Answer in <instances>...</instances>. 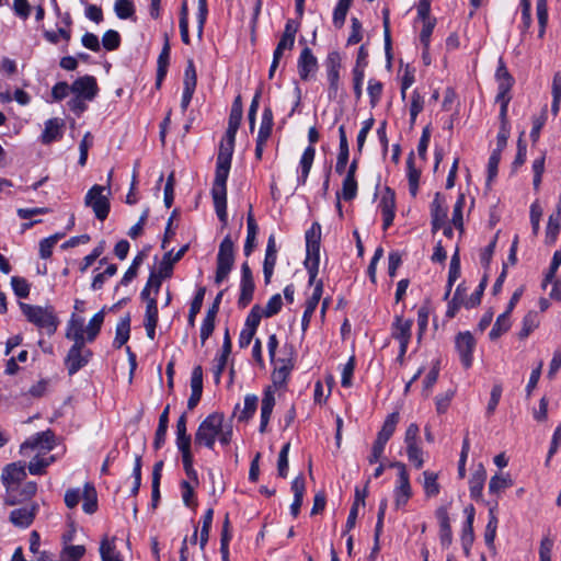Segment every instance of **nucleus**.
<instances>
[{
  "label": "nucleus",
  "mask_w": 561,
  "mask_h": 561,
  "mask_svg": "<svg viewBox=\"0 0 561 561\" xmlns=\"http://www.w3.org/2000/svg\"><path fill=\"white\" fill-rule=\"evenodd\" d=\"M231 163L216 162L215 180L211 188V196L214 206L219 220L226 225L228 221L227 215V180L229 175Z\"/></svg>",
  "instance_id": "f257e3e1"
},
{
  "label": "nucleus",
  "mask_w": 561,
  "mask_h": 561,
  "mask_svg": "<svg viewBox=\"0 0 561 561\" xmlns=\"http://www.w3.org/2000/svg\"><path fill=\"white\" fill-rule=\"evenodd\" d=\"M321 226L313 222L306 231V260L304 262L309 274V285H313L320 264Z\"/></svg>",
  "instance_id": "f03ea898"
},
{
  "label": "nucleus",
  "mask_w": 561,
  "mask_h": 561,
  "mask_svg": "<svg viewBox=\"0 0 561 561\" xmlns=\"http://www.w3.org/2000/svg\"><path fill=\"white\" fill-rule=\"evenodd\" d=\"M23 316L28 322L39 329L46 330L48 334H54L58 327V319L51 306H35L25 302L19 304Z\"/></svg>",
  "instance_id": "7ed1b4c3"
},
{
  "label": "nucleus",
  "mask_w": 561,
  "mask_h": 561,
  "mask_svg": "<svg viewBox=\"0 0 561 561\" xmlns=\"http://www.w3.org/2000/svg\"><path fill=\"white\" fill-rule=\"evenodd\" d=\"M225 422L222 413L214 412L209 414L198 426L194 442L195 445L205 446L213 449L218 434L221 431V424Z\"/></svg>",
  "instance_id": "20e7f679"
},
{
  "label": "nucleus",
  "mask_w": 561,
  "mask_h": 561,
  "mask_svg": "<svg viewBox=\"0 0 561 561\" xmlns=\"http://www.w3.org/2000/svg\"><path fill=\"white\" fill-rule=\"evenodd\" d=\"M26 478L25 465L22 462H13L8 465L2 474L1 480L7 489L5 504L15 505L21 500L14 494L18 483Z\"/></svg>",
  "instance_id": "39448f33"
},
{
  "label": "nucleus",
  "mask_w": 561,
  "mask_h": 561,
  "mask_svg": "<svg viewBox=\"0 0 561 561\" xmlns=\"http://www.w3.org/2000/svg\"><path fill=\"white\" fill-rule=\"evenodd\" d=\"M110 188L101 185H93L84 197V204L93 209L95 217L103 221L110 213Z\"/></svg>",
  "instance_id": "423d86ee"
},
{
  "label": "nucleus",
  "mask_w": 561,
  "mask_h": 561,
  "mask_svg": "<svg viewBox=\"0 0 561 561\" xmlns=\"http://www.w3.org/2000/svg\"><path fill=\"white\" fill-rule=\"evenodd\" d=\"M234 262L233 242L230 236L224 238L217 254V268L215 283L221 284L229 275Z\"/></svg>",
  "instance_id": "0eeeda50"
},
{
  "label": "nucleus",
  "mask_w": 561,
  "mask_h": 561,
  "mask_svg": "<svg viewBox=\"0 0 561 561\" xmlns=\"http://www.w3.org/2000/svg\"><path fill=\"white\" fill-rule=\"evenodd\" d=\"M327 80L329 83L328 98L335 100L341 88L340 71L342 68V58L339 51H330L324 60Z\"/></svg>",
  "instance_id": "6e6552de"
},
{
  "label": "nucleus",
  "mask_w": 561,
  "mask_h": 561,
  "mask_svg": "<svg viewBox=\"0 0 561 561\" xmlns=\"http://www.w3.org/2000/svg\"><path fill=\"white\" fill-rule=\"evenodd\" d=\"M390 467L398 469V485L394 490V505L397 508L404 506L412 495L410 485V477L407 470V466L403 462L394 461L390 463Z\"/></svg>",
  "instance_id": "1a4fd4ad"
},
{
  "label": "nucleus",
  "mask_w": 561,
  "mask_h": 561,
  "mask_svg": "<svg viewBox=\"0 0 561 561\" xmlns=\"http://www.w3.org/2000/svg\"><path fill=\"white\" fill-rule=\"evenodd\" d=\"M55 446V434L47 430L27 438L20 447V453L25 455L26 450H37L41 453L50 451Z\"/></svg>",
  "instance_id": "9d476101"
},
{
  "label": "nucleus",
  "mask_w": 561,
  "mask_h": 561,
  "mask_svg": "<svg viewBox=\"0 0 561 561\" xmlns=\"http://www.w3.org/2000/svg\"><path fill=\"white\" fill-rule=\"evenodd\" d=\"M93 353L90 348L83 346H71L65 358V365L70 376L77 374L81 368L88 365Z\"/></svg>",
  "instance_id": "9b49d317"
},
{
  "label": "nucleus",
  "mask_w": 561,
  "mask_h": 561,
  "mask_svg": "<svg viewBox=\"0 0 561 561\" xmlns=\"http://www.w3.org/2000/svg\"><path fill=\"white\" fill-rule=\"evenodd\" d=\"M308 140L310 145L305 149L300 159V175L298 176V184L306 183L314 160L316 149L313 145L319 140V133L316 127L309 128Z\"/></svg>",
  "instance_id": "f8f14e48"
},
{
  "label": "nucleus",
  "mask_w": 561,
  "mask_h": 561,
  "mask_svg": "<svg viewBox=\"0 0 561 561\" xmlns=\"http://www.w3.org/2000/svg\"><path fill=\"white\" fill-rule=\"evenodd\" d=\"M254 289L255 284L252 271L248 262H244L241 266L240 296L238 299L240 308H245L252 301Z\"/></svg>",
  "instance_id": "ddd939ff"
},
{
  "label": "nucleus",
  "mask_w": 561,
  "mask_h": 561,
  "mask_svg": "<svg viewBox=\"0 0 561 561\" xmlns=\"http://www.w3.org/2000/svg\"><path fill=\"white\" fill-rule=\"evenodd\" d=\"M196 83H197V75H196L194 61L192 59H188L185 71H184V80H183L184 89H183V94H182V100H181V110L183 113L187 110V107L192 101L193 94L195 92Z\"/></svg>",
  "instance_id": "4468645a"
},
{
  "label": "nucleus",
  "mask_w": 561,
  "mask_h": 561,
  "mask_svg": "<svg viewBox=\"0 0 561 561\" xmlns=\"http://www.w3.org/2000/svg\"><path fill=\"white\" fill-rule=\"evenodd\" d=\"M71 92L83 100L92 101L99 92L96 79L88 75L78 78L71 83Z\"/></svg>",
  "instance_id": "2eb2a0df"
},
{
  "label": "nucleus",
  "mask_w": 561,
  "mask_h": 561,
  "mask_svg": "<svg viewBox=\"0 0 561 561\" xmlns=\"http://www.w3.org/2000/svg\"><path fill=\"white\" fill-rule=\"evenodd\" d=\"M476 341L470 332H461L456 337V347L460 356V360L466 368L472 364V353Z\"/></svg>",
  "instance_id": "dca6fc26"
},
{
  "label": "nucleus",
  "mask_w": 561,
  "mask_h": 561,
  "mask_svg": "<svg viewBox=\"0 0 561 561\" xmlns=\"http://www.w3.org/2000/svg\"><path fill=\"white\" fill-rule=\"evenodd\" d=\"M37 510L38 505L35 503L13 510L10 513L9 519L14 526L20 528H26L33 523Z\"/></svg>",
  "instance_id": "f3484780"
},
{
  "label": "nucleus",
  "mask_w": 561,
  "mask_h": 561,
  "mask_svg": "<svg viewBox=\"0 0 561 561\" xmlns=\"http://www.w3.org/2000/svg\"><path fill=\"white\" fill-rule=\"evenodd\" d=\"M298 73L301 80H309L310 76L313 75L318 68V60L312 54L309 47H305L298 58Z\"/></svg>",
  "instance_id": "a211bd4d"
},
{
  "label": "nucleus",
  "mask_w": 561,
  "mask_h": 561,
  "mask_svg": "<svg viewBox=\"0 0 561 561\" xmlns=\"http://www.w3.org/2000/svg\"><path fill=\"white\" fill-rule=\"evenodd\" d=\"M448 207L440 193H436L431 205V217L433 231L440 229L447 219Z\"/></svg>",
  "instance_id": "6ab92c4d"
},
{
  "label": "nucleus",
  "mask_w": 561,
  "mask_h": 561,
  "mask_svg": "<svg viewBox=\"0 0 561 561\" xmlns=\"http://www.w3.org/2000/svg\"><path fill=\"white\" fill-rule=\"evenodd\" d=\"M322 291H323V284L321 280H319L314 286L311 297L307 300V304H306V308H305L302 319H301L302 331L307 330V328L310 323L311 317L321 299Z\"/></svg>",
  "instance_id": "aec40b11"
},
{
  "label": "nucleus",
  "mask_w": 561,
  "mask_h": 561,
  "mask_svg": "<svg viewBox=\"0 0 561 561\" xmlns=\"http://www.w3.org/2000/svg\"><path fill=\"white\" fill-rule=\"evenodd\" d=\"M66 339L73 342L72 346H83L85 345L87 334L83 328L82 319L72 318L67 325L66 330Z\"/></svg>",
  "instance_id": "412c9836"
},
{
  "label": "nucleus",
  "mask_w": 561,
  "mask_h": 561,
  "mask_svg": "<svg viewBox=\"0 0 561 561\" xmlns=\"http://www.w3.org/2000/svg\"><path fill=\"white\" fill-rule=\"evenodd\" d=\"M272 364L274 365L272 374L273 385L276 388H282L286 385L294 365L290 359H277Z\"/></svg>",
  "instance_id": "4be33fe9"
},
{
  "label": "nucleus",
  "mask_w": 561,
  "mask_h": 561,
  "mask_svg": "<svg viewBox=\"0 0 561 561\" xmlns=\"http://www.w3.org/2000/svg\"><path fill=\"white\" fill-rule=\"evenodd\" d=\"M412 320H405L402 317H397L392 325V337L399 341L400 345L409 344L411 339Z\"/></svg>",
  "instance_id": "5701e85b"
},
{
  "label": "nucleus",
  "mask_w": 561,
  "mask_h": 561,
  "mask_svg": "<svg viewBox=\"0 0 561 561\" xmlns=\"http://www.w3.org/2000/svg\"><path fill=\"white\" fill-rule=\"evenodd\" d=\"M274 405H275L274 391L271 389V387H268L264 391V396H263L262 404H261V424H260L261 433H264L266 430V426L270 422Z\"/></svg>",
  "instance_id": "b1692460"
},
{
  "label": "nucleus",
  "mask_w": 561,
  "mask_h": 561,
  "mask_svg": "<svg viewBox=\"0 0 561 561\" xmlns=\"http://www.w3.org/2000/svg\"><path fill=\"white\" fill-rule=\"evenodd\" d=\"M187 249H188V245L185 244L175 254H173V251L171 250V251H168L163 255V257L159 264V267H158V270H160L161 276H170L171 277L172 272H173V264L176 263L178 261H180L184 256Z\"/></svg>",
  "instance_id": "393cba45"
},
{
  "label": "nucleus",
  "mask_w": 561,
  "mask_h": 561,
  "mask_svg": "<svg viewBox=\"0 0 561 561\" xmlns=\"http://www.w3.org/2000/svg\"><path fill=\"white\" fill-rule=\"evenodd\" d=\"M485 479L486 470L482 463H479L469 480L470 495L472 499L478 500L481 497Z\"/></svg>",
  "instance_id": "a878e982"
},
{
  "label": "nucleus",
  "mask_w": 561,
  "mask_h": 561,
  "mask_svg": "<svg viewBox=\"0 0 561 561\" xmlns=\"http://www.w3.org/2000/svg\"><path fill=\"white\" fill-rule=\"evenodd\" d=\"M62 126L64 122L59 118H50L45 123V128L42 134V142L43 144H50L62 135Z\"/></svg>",
  "instance_id": "bb28decb"
},
{
  "label": "nucleus",
  "mask_w": 561,
  "mask_h": 561,
  "mask_svg": "<svg viewBox=\"0 0 561 561\" xmlns=\"http://www.w3.org/2000/svg\"><path fill=\"white\" fill-rule=\"evenodd\" d=\"M169 59H170V43H169V37L165 34L164 45H163L162 50L158 57V69H157V80H156V85L158 88L161 85L163 79L167 76Z\"/></svg>",
  "instance_id": "cd10ccee"
},
{
  "label": "nucleus",
  "mask_w": 561,
  "mask_h": 561,
  "mask_svg": "<svg viewBox=\"0 0 561 561\" xmlns=\"http://www.w3.org/2000/svg\"><path fill=\"white\" fill-rule=\"evenodd\" d=\"M399 419H400L399 412H392L391 414H389L386 417V420L382 424V427L377 435L376 440L387 444L396 431V427L399 423Z\"/></svg>",
  "instance_id": "c85d7f7f"
},
{
  "label": "nucleus",
  "mask_w": 561,
  "mask_h": 561,
  "mask_svg": "<svg viewBox=\"0 0 561 561\" xmlns=\"http://www.w3.org/2000/svg\"><path fill=\"white\" fill-rule=\"evenodd\" d=\"M407 168H408V181H409V191L410 194L415 197L419 191V181L421 176V171L416 169L414 164V153L410 152L407 159Z\"/></svg>",
  "instance_id": "c756f323"
},
{
  "label": "nucleus",
  "mask_w": 561,
  "mask_h": 561,
  "mask_svg": "<svg viewBox=\"0 0 561 561\" xmlns=\"http://www.w3.org/2000/svg\"><path fill=\"white\" fill-rule=\"evenodd\" d=\"M130 333V317L125 316L119 320L116 325L115 339L113 345L116 348H121L129 339Z\"/></svg>",
  "instance_id": "7c9ffc66"
},
{
  "label": "nucleus",
  "mask_w": 561,
  "mask_h": 561,
  "mask_svg": "<svg viewBox=\"0 0 561 561\" xmlns=\"http://www.w3.org/2000/svg\"><path fill=\"white\" fill-rule=\"evenodd\" d=\"M247 226H248V233H247V239H245V243H244V254L247 256H249L253 251L254 242H255L257 229H259L256 221L252 215L251 206H250V211L247 217Z\"/></svg>",
  "instance_id": "2f4dec72"
},
{
  "label": "nucleus",
  "mask_w": 561,
  "mask_h": 561,
  "mask_svg": "<svg viewBox=\"0 0 561 561\" xmlns=\"http://www.w3.org/2000/svg\"><path fill=\"white\" fill-rule=\"evenodd\" d=\"M273 112L270 107H265L262 114V121L257 134L256 140L267 141L271 137L274 121H273Z\"/></svg>",
  "instance_id": "473e14b6"
},
{
  "label": "nucleus",
  "mask_w": 561,
  "mask_h": 561,
  "mask_svg": "<svg viewBox=\"0 0 561 561\" xmlns=\"http://www.w3.org/2000/svg\"><path fill=\"white\" fill-rule=\"evenodd\" d=\"M104 322V310L96 312L84 329L87 334L88 343H92L101 331V327Z\"/></svg>",
  "instance_id": "72a5a7b5"
},
{
  "label": "nucleus",
  "mask_w": 561,
  "mask_h": 561,
  "mask_svg": "<svg viewBox=\"0 0 561 561\" xmlns=\"http://www.w3.org/2000/svg\"><path fill=\"white\" fill-rule=\"evenodd\" d=\"M82 508L87 514H93L98 508L96 492L93 485L87 483L83 490Z\"/></svg>",
  "instance_id": "f704fd0d"
},
{
  "label": "nucleus",
  "mask_w": 561,
  "mask_h": 561,
  "mask_svg": "<svg viewBox=\"0 0 561 561\" xmlns=\"http://www.w3.org/2000/svg\"><path fill=\"white\" fill-rule=\"evenodd\" d=\"M423 477H424L423 488H424L425 495L427 497L436 496L440 491V486L437 482L438 474L426 470L423 472Z\"/></svg>",
  "instance_id": "c9c22d12"
},
{
  "label": "nucleus",
  "mask_w": 561,
  "mask_h": 561,
  "mask_svg": "<svg viewBox=\"0 0 561 561\" xmlns=\"http://www.w3.org/2000/svg\"><path fill=\"white\" fill-rule=\"evenodd\" d=\"M495 79L497 81L499 88L512 89L514 84V78L508 72L505 62L502 58L499 59V66L495 72Z\"/></svg>",
  "instance_id": "e433bc0d"
},
{
  "label": "nucleus",
  "mask_w": 561,
  "mask_h": 561,
  "mask_svg": "<svg viewBox=\"0 0 561 561\" xmlns=\"http://www.w3.org/2000/svg\"><path fill=\"white\" fill-rule=\"evenodd\" d=\"M511 328L510 314L508 312H503L500 314L489 333V336L492 341L499 339L503 333L508 331Z\"/></svg>",
  "instance_id": "4c0bfd02"
},
{
  "label": "nucleus",
  "mask_w": 561,
  "mask_h": 561,
  "mask_svg": "<svg viewBox=\"0 0 561 561\" xmlns=\"http://www.w3.org/2000/svg\"><path fill=\"white\" fill-rule=\"evenodd\" d=\"M539 325V317L537 311H529L523 319V327L519 331V339H526Z\"/></svg>",
  "instance_id": "58836bf2"
},
{
  "label": "nucleus",
  "mask_w": 561,
  "mask_h": 561,
  "mask_svg": "<svg viewBox=\"0 0 561 561\" xmlns=\"http://www.w3.org/2000/svg\"><path fill=\"white\" fill-rule=\"evenodd\" d=\"M85 553L82 545H66L60 552V561H79Z\"/></svg>",
  "instance_id": "ea45409f"
},
{
  "label": "nucleus",
  "mask_w": 561,
  "mask_h": 561,
  "mask_svg": "<svg viewBox=\"0 0 561 561\" xmlns=\"http://www.w3.org/2000/svg\"><path fill=\"white\" fill-rule=\"evenodd\" d=\"M100 554L102 561H123L119 552L116 551L114 541L106 538L101 541Z\"/></svg>",
  "instance_id": "a19ab883"
},
{
  "label": "nucleus",
  "mask_w": 561,
  "mask_h": 561,
  "mask_svg": "<svg viewBox=\"0 0 561 561\" xmlns=\"http://www.w3.org/2000/svg\"><path fill=\"white\" fill-rule=\"evenodd\" d=\"M205 293H206V288L199 287L195 297L193 298V300L191 302L190 311H188V319H187L188 324L191 327H194V324H195V318L199 313L201 308L203 306Z\"/></svg>",
  "instance_id": "79ce46f5"
},
{
  "label": "nucleus",
  "mask_w": 561,
  "mask_h": 561,
  "mask_svg": "<svg viewBox=\"0 0 561 561\" xmlns=\"http://www.w3.org/2000/svg\"><path fill=\"white\" fill-rule=\"evenodd\" d=\"M548 0H537L536 3V13L537 20L539 24L538 36L541 38L546 33V27L548 23Z\"/></svg>",
  "instance_id": "37998d69"
},
{
  "label": "nucleus",
  "mask_w": 561,
  "mask_h": 561,
  "mask_svg": "<svg viewBox=\"0 0 561 561\" xmlns=\"http://www.w3.org/2000/svg\"><path fill=\"white\" fill-rule=\"evenodd\" d=\"M512 484V480L508 476L495 474L490 480L489 492L491 494H499Z\"/></svg>",
  "instance_id": "c03bdc74"
},
{
  "label": "nucleus",
  "mask_w": 561,
  "mask_h": 561,
  "mask_svg": "<svg viewBox=\"0 0 561 561\" xmlns=\"http://www.w3.org/2000/svg\"><path fill=\"white\" fill-rule=\"evenodd\" d=\"M257 401L259 399L255 394H247L244 398L243 409L240 412L238 420L244 422L252 417L256 411Z\"/></svg>",
  "instance_id": "a18cd8bd"
},
{
  "label": "nucleus",
  "mask_w": 561,
  "mask_h": 561,
  "mask_svg": "<svg viewBox=\"0 0 561 561\" xmlns=\"http://www.w3.org/2000/svg\"><path fill=\"white\" fill-rule=\"evenodd\" d=\"M489 515L490 518L485 527L484 541L489 547H493L497 528V518L494 514V507L489 510Z\"/></svg>",
  "instance_id": "49530a36"
},
{
  "label": "nucleus",
  "mask_w": 561,
  "mask_h": 561,
  "mask_svg": "<svg viewBox=\"0 0 561 561\" xmlns=\"http://www.w3.org/2000/svg\"><path fill=\"white\" fill-rule=\"evenodd\" d=\"M114 11L119 19L126 20L134 15L135 7L131 0H116Z\"/></svg>",
  "instance_id": "de8ad7c7"
},
{
  "label": "nucleus",
  "mask_w": 561,
  "mask_h": 561,
  "mask_svg": "<svg viewBox=\"0 0 561 561\" xmlns=\"http://www.w3.org/2000/svg\"><path fill=\"white\" fill-rule=\"evenodd\" d=\"M560 217H554L551 215L548 220L547 229H546V243L553 244L557 240V237L560 231Z\"/></svg>",
  "instance_id": "09e8293b"
},
{
  "label": "nucleus",
  "mask_w": 561,
  "mask_h": 561,
  "mask_svg": "<svg viewBox=\"0 0 561 561\" xmlns=\"http://www.w3.org/2000/svg\"><path fill=\"white\" fill-rule=\"evenodd\" d=\"M561 265V249L556 251L550 266L545 275L543 282H542V288H546L549 283H551L556 278L557 271L559 266Z\"/></svg>",
  "instance_id": "8fccbe9b"
},
{
  "label": "nucleus",
  "mask_w": 561,
  "mask_h": 561,
  "mask_svg": "<svg viewBox=\"0 0 561 561\" xmlns=\"http://www.w3.org/2000/svg\"><path fill=\"white\" fill-rule=\"evenodd\" d=\"M379 207L381 209L382 215L394 214V208H396L394 192L391 188L386 187V191L381 197Z\"/></svg>",
  "instance_id": "3c124183"
},
{
  "label": "nucleus",
  "mask_w": 561,
  "mask_h": 561,
  "mask_svg": "<svg viewBox=\"0 0 561 561\" xmlns=\"http://www.w3.org/2000/svg\"><path fill=\"white\" fill-rule=\"evenodd\" d=\"M424 107V99L421 94L414 90L411 95V105H410V122L413 125L416 121L417 115L423 111Z\"/></svg>",
  "instance_id": "603ef678"
},
{
  "label": "nucleus",
  "mask_w": 561,
  "mask_h": 561,
  "mask_svg": "<svg viewBox=\"0 0 561 561\" xmlns=\"http://www.w3.org/2000/svg\"><path fill=\"white\" fill-rule=\"evenodd\" d=\"M290 443H286L279 454L277 459V473L280 478H286L288 474V454H289Z\"/></svg>",
  "instance_id": "864d4df0"
},
{
  "label": "nucleus",
  "mask_w": 561,
  "mask_h": 561,
  "mask_svg": "<svg viewBox=\"0 0 561 561\" xmlns=\"http://www.w3.org/2000/svg\"><path fill=\"white\" fill-rule=\"evenodd\" d=\"M11 286L14 291V294L19 298H27L30 295V284L28 282L20 276H12L11 277Z\"/></svg>",
  "instance_id": "5fc2aeb1"
},
{
  "label": "nucleus",
  "mask_w": 561,
  "mask_h": 561,
  "mask_svg": "<svg viewBox=\"0 0 561 561\" xmlns=\"http://www.w3.org/2000/svg\"><path fill=\"white\" fill-rule=\"evenodd\" d=\"M262 317H264L262 308L259 305H254L245 319L244 328L256 332Z\"/></svg>",
  "instance_id": "6e6d98bb"
},
{
  "label": "nucleus",
  "mask_w": 561,
  "mask_h": 561,
  "mask_svg": "<svg viewBox=\"0 0 561 561\" xmlns=\"http://www.w3.org/2000/svg\"><path fill=\"white\" fill-rule=\"evenodd\" d=\"M102 45L108 51L117 49L121 45L119 33L114 30L106 31L102 36Z\"/></svg>",
  "instance_id": "4d7b16f0"
},
{
  "label": "nucleus",
  "mask_w": 561,
  "mask_h": 561,
  "mask_svg": "<svg viewBox=\"0 0 561 561\" xmlns=\"http://www.w3.org/2000/svg\"><path fill=\"white\" fill-rule=\"evenodd\" d=\"M357 194V182L354 176L346 175L342 183V197L345 201H352Z\"/></svg>",
  "instance_id": "13d9d810"
},
{
  "label": "nucleus",
  "mask_w": 561,
  "mask_h": 561,
  "mask_svg": "<svg viewBox=\"0 0 561 561\" xmlns=\"http://www.w3.org/2000/svg\"><path fill=\"white\" fill-rule=\"evenodd\" d=\"M242 101L241 96L238 95L231 106L228 125L239 127L242 119Z\"/></svg>",
  "instance_id": "bf43d9fd"
},
{
  "label": "nucleus",
  "mask_w": 561,
  "mask_h": 561,
  "mask_svg": "<svg viewBox=\"0 0 561 561\" xmlns=\"http://www.w3.org/2000/svg\"><path fill=\"white\" fill-rule=\"evenodd\" d=\"M545 154H541L539 158L535 159L533 162V172H534V181L533 185L535 191H538L541 184L542 174L545 172Z\"/></svg>",
  "instance_id": "052dcab7"
},
{
  "label": "nucleus",
  "mask_w": 561,
  "mask_h": 561,
  "mask_svg": "<svg viewBox=\"0 0 561 561\" xmlns=\"http://www.w3.org/2000/svg\"><path fill=\"white\" fill-rule=\"evenodd\" d=\"M486 284H488V278H486V276H484L481 279V282H480L478 288L474 290V293H472L470 295V297H468V299L466 300L465 307L467 309L474 308L478 305H480L483 291H484V289L486 287Z\"/></svg>",
  "instance_id": "680f3d73"
},
{
  "label": "nucleus",
  "mask_w": 561,
  "mask_h": 561,
  "mask_svg": "<svg viewBox=\"0 0 561 561\" xmlns=\"http://www.w3.org/2000/svg\"><path fill=\"white\" fill-rule=\"evenodd\" d=\"M283 300L279 294L273 295L266 304V307L262 309L265 318H271L277 314L282 309Z\"/></svg>",
  "instance_id": "e2e57ef3"
},
{
  "label": "nucleus",
  "mask_w": 561,
  "mask_h": 561,
  "mask_svg": "<svg viewBox=\"0 0 561 561\" xmlns=\"http://www.w3.org/2000/svg\"><path fill=\"white\" fill-rule=\"evenodd\" d=\"M407 455H408L410 462H412L415 468L420 469L423 467V465H424L423 450L419 445L407 446Z\"/></svg>",
  "instance_id": "0e129e2a"
},
{
  "label": "nucleus",
  "mask_w": 561,
  "mask_h": 561,
  "mask_svg": "<svg viewBox=\"0 0 561 561\" xmlns=\"http://www.w3.org/2000/svg\"><path fill=\"white\" fill-rule=\"evenodd\" d=\"M367 92L370 98V105L374 107L378 104L382 94V83L375 79L368 81Z\"/></svg>",
  "instance_id": "69168bd1"
},
{
  "label": "nucleus",
  "mask_w": 561,
  "mask_h": 561,
  "mask_svg": "<svg viewBox=\"0 0 561 561\" xmlns=\"http://www.w3.org/2000/svg\"><path fill=\"white\" fill-rule=\"evenodd\" d=\"M454 396H455V390L449 389L445 393L438 394L435 398L437 413L443 414L447 411Z\"/></svg>",
  "instance_id": "338daca9"
},
{
  "label": "nucleus",
  "mask_w": 561,
  "mask_h": 561,
  "mask_svg": "<svg viewBox=\"0 0 561 561\" xmlns=\"http://www.w3.org/2000/svg\"><path fill=\"white\" fill-rule=\"evenodd\" d=\"M438 374H439V367H438V363H436L433 368L428 371V374L426 375L423 383H424V387H423V393L425 397H428L431 391H432V388L434 387V385L436 383L437 379H438Z\"/></svg>",
  "instance_id": "774afa93"
}]
</instances>
